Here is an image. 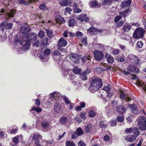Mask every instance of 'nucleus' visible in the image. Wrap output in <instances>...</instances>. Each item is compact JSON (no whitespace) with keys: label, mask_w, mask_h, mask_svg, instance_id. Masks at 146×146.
Segmentation results:
<instances>
[{"label":"nucleus","mask_w":146,"mask_h":146,"mask_svg":"<svg viewBox=\"0 0 146 146\" xmlns=\"http://www.w3.org/2000/svg\"><path fill=\"white\" fill-rule=\"evenodd\" d=\"M102 86L103 83L102 79L98 77H94L92 78L89 89L91 92L94 93L98 89L101 88Z\"/></svg>","instance_id":"f257e3e1"},{"label":"nucleus","mask_w":146,"mask_h":146,"mask_svg":"<svg viewBox=\"0 0 146 146\" xmlns=\"http://www.w3.org/2000/svg\"><path fill=\"white\" fill-rule=\"evenodd\" d=\"M25 41H26V43L23 44L24 45L23 49L24 50H28L29 49V46L31 45L30 42H33L36 40L37 39L36 35L34 32L28 35H27L25 38Z\"/></svg>","instance_id":"f03ea898"},{"label":"nucleus","mask_w":146,"mask_h":146,"mask_svg":"<svg viewBox=\"0 0 146 146\" xmlns=\"http://www.w3.org/2000/svg\"><path fill=\"white\" fill-rule=\"evenodd\" d=\"M145 31L141 28H138L134 32L133 36L135 38H140L143 36Z\"/></svg>","instance_id":"7ed1b4c3"},{"label":"nucleus","mask_w":146,"mask_h":146,"mask_svg":"<svg viewBox=\"0 0 146 146\" xmlns=\"http://www.w3.org/2000/svg\"><path fill=\"white\" fill-rule=\"evenodd\" d=\"M94 58L97 61L101 60L104 57V55L102 52L97 50H95L94 52Z\"/></svg>","instance_id":"20e7f679"},{"label":"nucleus","mask_w":146,"mask_h":146,"mask_svg":"<svg viewBox=\"0 0 146 146\" xmlns=\"http://www.w3.org/2000/svg\"><path fill=\"white\" fill-rule=\"evenodd\" d=\"M70 60L74 63H78L79 62V58L78 56L75 54H70L68 56Z\"/></svg>","instance_id":"39448f33"},{"label":"nucleus","mask_w":146,"mask_h":146,"mask_svg":"<svg viewBox=\"0 0 146 146\" xmlns=\"http://www.w3.org/2000/svg\"><path fill=\"white\" fill-rule=\"evenodd\" d=\"M31 29V28L29 26L25 25L22 27L21 32L23 34L27 35L30 32Z\"/></svg>","instance_id":"423d86ee"},{"label":"nucleus","mask_w":146,"mask_h":146,"mask_svg":"<svg viewBox=\"0 0 146 146\" xmlns=\"http://www.w3.org/2000/svg\"><path fill=\"white\" fill-rule=\"evenodd\" d=\"M67 42L63 38L61 37L58 40V46L59 47H64L67 44Z\"/></svg>","instance_id":"0eeeda50"},{"label":"nucleus","mask_w":146,"mask_h":146,"mask_svg":"<svg viewBox=\"0 0 146 146\" xmlns=\"http://www.w3.org/2000/svg\"><path fill=\"white\" fill-rule=\"evenodd\" d=\"M116 111L123 114L125 111L126 109L124 106L122 105H119L116 107Z\"/></svg>","instance_id":"6e6552de"},{"label":"nucleus","mask_w":146,"mask_h":146,"mask_svg":"<svg viewBox=\"0 0 146 146\" xmlns=\"http://www.w3.org/2000/svg\"><path fill=\"white\" fill-rule=\"evenodd\" d=\"M91 56L90 55L85 56L81 58V60L84 64H88L90 61L91 59Z\"/></svg>","instance_id":"1a4fd4ad"},{"label":"nucleus","mask_w":146,"mask_h":146,"mask_svg":"<svg viewBox=\"0 0 146 146\" xmlns=\"http://www.w3.org/2000/svg\"><path fill=\"white\" fill-rule=\"evenodd\" d=\"M136 138L133 135H129L125 136V139L128 142H133L136 139Z\"/></svg>","instance_id":"9d476101"},{"label":"nucleus","mask_w":146,"mask_h":146,"mask_svg":"<svg viewBox=\"0 0 146 146\" xmlns=\"http://www.w3.org/2000/svg\"><path fill=\"white\" fill-rule=\"evenodd\" d=\"M77 19L78 20H80L81 22H82L84 21L87 22L89 20L87 15L85 14H82L79 16L77 17Z\"/></svg>","instance_id":"9b49d317"},{"label":"nucleus","mask_w":146,"mask_h":146,"mask_svg":"<svg viewBox=\"0 0 146 146\" xmlns=\"http://www.w3.org/2000/svg\"><path fill=\"white\" fill-rule=\"evenodd\" d=\"M128 71L131 72L137 73L139 72V69L133 65H130L127 68Z\"/></svg>","instance_id":"f8f14e48"},{"label":"nucleus","mask_w":146,"mask_h":146,"mask_svg":"<svg viewBox=\"0 0 146 146\" xmlns=\"http://www.w3.org/2000/svg\"><path fill=\"white\" fill-rule=\"evenodd\" d=\"M16 13L15 10L14 9H11L6 14L7 17H8V19L13 17L15 14Z\"/></svg>","instance_id":"ddd939ff"},{"label":"nucleus","mask_w":146,"mask_h":146,"mask_svg":"<svg viewBox=\"0 0 146 146\" xmlns=\"http://www.w3.org/2000/svg\"><path fill=\"white\" fill-rule=\"evenodd\" d=\"M132 132L133 134V135L136 138L138 136L141 135L140 132L138 129L134 127L133 129Z\"/></svg>","instance_id":"4468645a"},{"label":"nucleus","mask_w":146,"mask_h":146,"mask_svg":"<svg viewBox=\"0 0 146 146\" xmlns=\"http://www.w3.org/2000/svg\"><path fill=\"white\" fill-rule=\"evenodd\" d=\"M125 96L126 95L124 92H122L120 93V97L122 100H124L125 99L126 101H131V99L130 97L127 96V97L125 98Z\"/></svg>","instance_id":"2eb2a0df"},{"label":"nucleus","mask_w":146,"mask_h":146,"mask_svg":"<svg viewBox=\"0 0 146 146\" xmlns=\"http://www.w3.org/2000/svg\"><path fill=\"white\" fill-rule=\"evenodd\" d=\"M105 57L107 59V62L109 63H112L114 61V59L110 54H107L105 55Z\"/></svg>","instance_id":"dca6fc26"},{"label":"nucleus","mask_w":146,"mask_h":146,"mask_svg":"<svg viewBox=\"0 0 146 146\" xmlns=\"http://www.w3.org/2000/svg\"><path fill=\"white\" fill-rule=\"evenodd\" d=\"M38 0H27V1L26 2L23 0H20L19 1V3L25 5H27L28 3H32L34 2L35 3H36Z\"/></svg>","instance_id":"f3484780"},{"label":"nucleus","mask_w":146,"mask_h":146,"mask_svg":"<svg viewBox=\"0 0 146 146\" xmlns=\"http://www.w3.org/2000/svg\"><path fill=\"white\" fill-rule=\"evenodd\" d=\"M129 57L131 60L133 59L135 64H137L139 63V60L136 56L132 54H130L129 55Z\"/></svg>","instance_id":"a211bd4d"},{"label":"nucleus","mask_w":146,"mask_h":146,"mask_svg":"<svg viewBox=\"0 0 146 146\" xmlns=\"http://www.w3.org/2000/svg\"><path fill=\"white\" fill-rule=\"evenodd\" d=\"M54 110L55 112L57 113H59L61 111V106L58 103H56L54 104Z\"/></svg>","instance_id":"6ab92c4d"},{"label":"nucleus","mask_w":146,"mask_h":146,"mask_svg":"<svg viewBox=\"0 0 146 146\" xmlns=\"http://www.w3.org/2000/svg\"><path fill=\"white\" fill-rule=\"evenodd\" d=\"M42 136L38 133H35L33 134V139L35 141V142L36 141H38L39 138H42Z\"/></svg>","instance_id":"aec40b11"},{"label":"nucleus","mask_w":146,"mask_h":146,"mask_svg":"<svg viewBox=\"0 0 146 146\" xmlns=\"http://www.w3.org/2000/svg\"><path fill=\"white\" fill-rule=\"evenodd\" d=\"M146 123V117L141 116L140 117L138 121L137 124Z\"/></svg>","instance_id":"412c9836"},{"label":"nucleus","mask_w":146,"mask_h":146,"mask_svg":"<svg viewBox=\"0 0 146 146\" xmlns=\"http://www.w3.org/2000/svg\"><path fill=\"white\" fill-rule=\"evenodd\" d=\"M137 125L140 130L145 131L146 130V123L137 124Z\"/></svg>","instance_id":"4be33fe9"},{"label":"nucleus","mask_w":146,"mask_h":146,"mask_svg":"<svg viewBox=\"0 0 146 146\" xmlns=\"http://www.w3.org/2000/svg\"><path fill=\"white\" fill-rule=\"evenodd\" d=\"M56 20L57 23L60 25L65 23V22L64 19L61 17H60L59 18L56 19Z\"/></svg>","instance_id":"5701e85b"},{"label":"nucleus","mask_w":146,"mask_h":146,"mask_svg":"<svg viewBox=\"0 0 146 146\" xmlns=\"http://www.w3.org/2000/svg\"><path fill=\"white\" fill-rule=\"evenodd\" d=\"M131 29V26L127 24H125L123 28V29L125 32H128Z\"/></svg>","instance_id":"b1692460"},{"label":"nucleus","mask_w":146,"mask_h":146,"mask_svg":"<svg viewBox=\"0 0 146 146\" xmlns=\"http://www.w3.org/2000/svg\"><path fill=\"white\" fill-rule=\"evenodd\" d=\"M122 4L124 7H128L131 4V1L129 0L127 1H124L122 3Z\"/></svg>","instance_id":"393cba45"},{"label":"nucleus","mask_w":146,"mask_h":146,"mask_svg":"<svg viewBox=\"0 0 146 146\" xmlns=\"http://www.w3.org/2000/svg\"><path fill=\"white\" fill-rule=\"evenodd\" d=\"M92 125L91 124H88L86 126L85 128V131L86 133H89L91 130Z\"/></svg>","instance_id":"a878e982"},{"label":"nucleus","mask_w":146,"mask_h":146,"mask_svg":"<svg viewBox=\"0 0 146 146\" xmlns=\"http://www.w3.org/2000/svg\"><path fill=\"white\" fill-rule=\"evenodd\" d=\"M60 5L62 6H66L69 5L68 0H62L60 2Z\"/></svg>","instance_id":"bb28decb"},{"label":"nucleus","mask_w":146,"mask_h":146,"mask_svg":"<svg viewBox=\"0 0 146 146\" xmlns=\"http://www.w3.org/2000/svg\"><path fill=\"white\" fill-rule=\"evenodd\" d=\"M21 136V135L17 136L13 138V142L15 144V145L17 144L19 142V137Z\"/></svg>","instance_id":"cd10ccee"},{"label":"nucleus","mask_w":146,"mask_h":146,"mask_svg":"<svg viewBox=\"0 0 146 146\" xmlns=\"http://www.w3.org/2000/svg\"><path fill=\"white\" fill-rule=\"evenodd\" d=\"M51 54L54 57H55L56 56H59L60 54L59 51L56 50L53 52Z\"/></svg>","instance_id":"c85d7f7f"},{"label":"nucleus","mask_w":146,"mask_h":146,"mask_svg":"<svg viewBox=\"0 0 146 146\" xmlns=\"http://www.w3.org/2000/svg\"><path fill=\"white\" fill-rule=\"evenodd\" d=\"M48 39L47 38H44L41 41V44L44 46L48 44Z\"/></svg>","instance_id":"c756f323"},{"label":"nucleus","mask_w":146,"mask_h":146,"mask_svg":"<svg viewBox=\"0 0 146 146\" xmlns=\"http://www.w3.org/2000/svg\"><path fill=\"white\" fill-rule=\"evenodd\" d=\"M91 5L93 7H99L101 6V4H98L96 1H92L91 3Z\"/></svg>","instance_id":"7c9ffc66"},{"label":"nucleus","mask_w":146,"mask_h":146,"mask_svg":"<svg viewBox=\"0 0 146 146\" xmlns=\"http://www.w3.org/2000/svg\"><path fill=\"white\" fill-rule=\"evenodd\" d=\"M80 78L83 80H86L88 79L85 73H83L80 74Z\"/></svg>","instance_id":"2f4dec72"},{"label":"nucleus","mask_w":146,"mask_h":146,"mask_svg":"<svg viewBox=\"0 0 146 146\" xmlns=\"http://www.w3.org/2000/svg\"><path fill=\"white\" fill-rule=\"evenodd\" d=\"M73 72L76 74H79L81 72V69L79 68L78 67H75L73 70Z\"/></svg>","instance_id":"473e14b6"},{"label":"nucleus","mask_w":146,"mask_h":146,"mask_svg":"<svg viewBox=\"0 0 146 146\" xmlns=\"http://www.w3.org/2000/svg\"><path fill=\"white\" fill-rule=\"evenodd\" d=\"M75 23V21L74 19H72L69 20V26L72 27L74 26Z\"/></svg>","instance_id":"72a5a7b5"},{"label":"nucleus","mask_w":146,"mask_h":146,"mask_svg":"<svg viewBox=\"0 0 146 146\" xmlns=\"http://www.w3.org/2000/svg\"><path fill=\"white\" fill-rule=\"evenodd\" d=\"M67 119L65 117H62L60 119V122L62 123H67Z\"/></svg>","instance_id":"f704fd0d"},{"label":"nucleus","mask_w":146,"mask_h":146,"mask_svg":"<svg viewBox=\"0 0 146 146\" xmlns=\"http://www.w3.org/2000/svg\"><path fill=\"white\" fill-rule=\"evenodd\" d=\"M41 125L42 127L45 129L47 128L49 126V123L47 122H43L41 123Z\"/></svg>","instance_id":"c9c22d12"},{"label":"nucleus","mask_w":146,"mask_h":146,"mask_svg":"<svg viewBox=\"0 0 146 146\" xmlns=\"http://www.w3.org/2000/svg\"><path fill=\"white\" fill-rule=\"evenodd\" d=\"M13 25V24L12 23H9L6 24H5V29L7 30L11 29Z\"/></svg>","instance_id":"e433bc0d"},{"label":"nucleus","mask_w":146,"mask_h":146,"mask_svg":"<svg viewBox=\"0 0 146 146\" xmlns=\"http://www.w3.org/2000/svg\"><path fill=\"white\" fill-rule=\"evenodd\" d=\"M38 36L40 38H43L45 36V33L42 31H40L38 34Z\"/></svg>","instance_id":"4c0bfd02"},{"label":"nucleus","mask_w":146,"mask_h":146,"mask_svg":"<svg viewBox=\"0 0 146 146\" xmlns=\"http://www.w3.org/2000/svg\"><path fill=\"white\" fill-rule=\"evenodd\" d=\"M76 132L77 133L79 136L83 134V132L81 128H78L76 130Z\"/></svg>","instance_id":"58836bf2"},{"label":"nucleus","mask_w":146,"mask_h":146,"mask_svg":"<svg viewBox=\"0 0 146 146\" xmlns=\"http://www.w3.org/2000/svg\"><path fill=\"white\" fill-rule=\"evenodd\" d=\"M31 110L36 111L38 112H40L42 111V109L41 108H37L36 107H33L31 109Z\"/></svg>","instance_id":"ea45409f"},{"label":"nucleus","mask_w":146,"mask_h":146,"mask_svg":"<svg viewBox=\"0 0 146 146\" xmlns=\"http://www.w3.org/2000/svg\"><path fill=\"white\" fill-rule=\"evenodd\" d=\"M5 22L3 21L0 25V30L3 31L4 28L5 29Z\"/></svg>","instance_id":"a19ab883"},{"label":"nucleus","mask_w":146,"mask_h":146,"mask_svg":"<svg viewBox=\"0 0 146 146\" xmlns=\"http://www.w3.org/2000/svg\"><path fill=\"white\" fill-rule=\"evenodd\" d=\"M96 28L94 27H92L87 30V33L91 34V33L93 32H96Z\"/></svg>","instance_id":"79ce46f5"},{"label":"nucleus","mask_w":146,"mask_h":146,"mask_svg":"<svg viewBox=\"0 0 146 146\" xmlns=\"http://www.w3.org/2000/svg\"><path fill=\"white\" fill-rule=\"evenodd\" d=\"M32 43L33 46H35L37 47H38L40 44V42L39 40H36L35 41Z\"/></svg>","instance_id":"37998d69"},{"label":"nucleus","mask_w":146,"mask_h":146,"mask_svg":"<svg viewBox=\"0 0 146 146\" xmlns=\"http://www.w3.org/2000/svg\"><path fill=\"white\" fill-rule=\"evenodd\" d=\"M66 146H76L74 142H72L67 141L66 143Z\"/></svg>","instance_id":"c03bdc74"},{"label":"nucleus","mask_w":146,"mask_h":146,"mask_svg":"<svg viewBox=\"0 0 146 146\" xmlns=\"http://www.w3.org/2000/svg\"><path fill=\"white\" fill-rule=\"evenodd\" d=\"M116 60L118 62H123L125 61V59L123 57L117 56L116 57Z\"/></svg>","instance_id":"a18cd8bd"},{"label":"nucleus","mask_w":146,"mask_h":146,"mask_svg":"<svg viewBox=\"0 0 146 146\" xmlns=\"http://www.w3.org/2000/svg\"><path fill=\"white\" fill-rule=\"evenodd\" d=\"M137 82V84L138 86H141L143 88V89L144 90H145V91L146 90V84H142L141 85V83L140 82Z\"/></svg>","instance_id":"49530a36"},{"label":"nucleus","mask_w":146,"mask_h":146,"mask_svg":"<svg viewBox=\"0 0 146 146\" xmlns=\"http://www.w3.org/2000/svg\"><path fill=\"white\" fill-rule=\"evenodd\" d=\"M96 115V114L93 110H91L89 112V115L91 117H94Z\"/></svg>","instance_id":"de8ad7c7"},{"label":"nucleus","mask_w":146,"mask_h":146,"mask_svg":"<svg viewBox=\"0 0 146 146\" xmlns=\"http://www.w3.org/2000/svg\"><path fill=\"white\" fill-rule=\"evenodd\" d=\"M125 21L123 20L121 21L118 22L116 25V27H120L122 26L124 23Z\"/></svg>","instance_id":"09e8293b"},{"label":"nucleus","mask_w":146,"mask_h":146,"mask_svg":"<svg viewBox=\"0 0 146 146\" xmlns=\"http://www.w3.org/2000/svg\"><path fill=\"white\" fill-rule=\"evenodd\" d=\"M62 97L63 99L64 100L65 102L67 104H71V103L70 101H69L67 97L65 96H63Z\"/></svg>","instance_id":"8fccbe9b"},{"label":"nucleus","mask_w":146,"mask_h":146,"mask_svg":"<svg viewBox=\"0 0 146 146\" xmlns=\"http://www.w3.org/2000/svg\"><path fill=\"white\" fill-rule=\"evenodd\" d=\"M83 35L82 33L80 32H78L76 33V36L79 38H82Z\"/></svg>","instance_id":"3c124183"},{"label":"nucleus","mask_w":146,"mask_h":146,"mask_svg":"<svg viewBox=\"0 0 146 146\" xmlns=\"http://www.w3.org/2000/svg\"><path fill=\"white\" fill-rule=\"evenodd\" d=\"M112 0H105L104 3L106 5H110L111 4Z\"/></svg>","instance_id":"603ef678"},{"label":"nucleus","mask_w":146,"mask_h":146,"mask_svg":"<svg viewBox=\"0 0 146 146\" xmlns=\"http://www.w3.org/2000/svg\"><path fill=\"white\" fill-rule=\"evenodd\" d=\"M51 50L49 49H45L44 50V52L45 54L47 55H49L51 52Z\"/></svg>","instance_id":"864d4df0"},{"label":"nucleus","mask_w":146,"mask_h":146,"mask_svg":"<svg viewBox=\"0 0 146 146\" xmlns=\"http://www.w3.org/2000/svg\"><path fill=\"white\" fill-rule=\"evenodd\" d=\"M119 50L117 49H114L112 51V53L115 55L119 54Z\"/></svg>","instance_id":"5fc2aeb1"},{"label":"nucleus","mask_w":146,"mask_h":146,"mask_svg":"<svg viewBox=\"0 0 146 146\" xmlns=\"http://www.w3.org/2000/svg\"><path fill=\"white\" fill-rule=\"evenodd\" d=\"M122 18V17L120 16H117L114 19V21L115 23H117Z\"/></svg>","instance_id":"6e6d98bb"},{"label":"nucleus","mask_w":146,"mask_h":146,"mask_svg":"<svg viewBox=\"0 0 146 146\" xmlns=\"http://www.w3.org/2000/svg\"><path fill=\"white\" fill-rule=\"evenodd\" d=\"M110 85H108L107 86L104 87L103 89L106 91H109L110 90Z\"/></svg>","instance_id":"4d7b16f0"},{"label":"nucleus","mask_w":146,"mask_h":146,"mask_svg":"<svg viewBox=\"0 0 146 146\" xmlns=\"http://www.w3.org/2000/svg\"><path fill=\"white\" fill-rule=\"evenodd\" d=\"M78 146H86V144L83 142V141L80 140L78 143Z\"/></svg>","instance_id":"13d9d810"},{"label":"nucleus","mask_w":146,"mask_h":146,"mask_svg":"<svg viewBox=\"0 0 146 146\" xmlns=\"http://www.w3.org/2000/svg\"><path fill=\"white\" fill-rule=\"evenodd\" d=\"M124 119V118L123 116H119L117 117L118 121L120 122L123 121Z\"/></svg>","instance_id":"bf43d9fd"},{"label":"nucleus","mask_w":146,"mask_h":146,"mask_svg":"<svg viewBox=\"0 0 146 146\" xmlns=\"http://www.w3.org/2000/svg\"><path fill=\"white\" fill-rule=\"evenodd\" d=\"M111 125V126H114L116 125V120H112L110 122Z\"/></svg>","instance_id":"052dcab7"},{"label":"nucleus","mask_w":146,"mask_h":146,"mask_svg":"<svg viewBox=\"0 0 146 146\" xmlns=\"http://www.w3.org/2000/svg\"><path fill=\"white\" fill-rule=\"evenodd\" d=\"M132 130L133 129L131 128H126L125 129V131L127 133L129 134L131 133L132 131Z\"/></svg>","instance_id":"680f3d73"},{"label":"nucleus","mask_w":146,"mask_h":146,"mask_svg":"<svg viewBox=\"0 0 146 146\" xmlns=\"http://www.w3.org/2000/svg\"><path fill=\"white\" fill-rule=\"evenodd\" d=\"M78 136H79L77 133L76 132H74L73 134H72V138L73 139H75L78 137Z\"/></svg>","instance_id":"e2e57ef3"},{"label":"nucleus","mask_w":146,"mask_h":146,"mask_svg":"<svg viewBox=\"0 0 146 146\" xmlns=\"http://www.w3.org/2000/svg\"><path fill=\"white\" fill-rule=\"evenodd\" d=\"M138 47L139 48H141L143 45V43L141 41H138L137 43Z\"/></svg>","instance_id":"0e129e2a"},{"label":"nucleus","mask_w":146,"mask_h":146,"mask_svg":"<svg viewBox=\"0 0 146 146\" xmlns=\"http://www.w3.org/2000/svg\"><path fill=\"white\" fill-rule=\"evenodd\" d=\"M47 35L48 36H51L52 35V31L48 30H46Z\"/></svg>","instance_id":"69168bd1"},{"label":"nucleus","mask_w":146,"mask_h":146,"mask_svg":"<svg viewBox=\"0 0 146 146\" xmlns=\"http://www.w3.org/2000/svg\"><path fill=\"white\" fill-rule=\"evenodd\" d=\"M39 7L40 9L44 10L46 6L44 3H42L40 5Z\"/></svg>","instance_id":"338daca9"},{"label":"nucleus","mask_w":146,"mask_h":146,"mask_svg":"<svg viewBox=\"0 0 146 146\" xmlns=\"http://www.w3.org/2000/svg\"><path fill=\"white\" fill-rule=\"evenodd\" d=\"M35 104L37 106H39L40 105V100L38 99H36L35 100Z\"/></svg>","instance_id":"774afa93"}]
</instances>
